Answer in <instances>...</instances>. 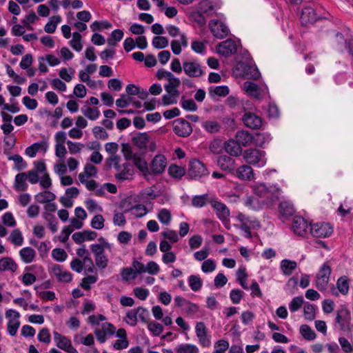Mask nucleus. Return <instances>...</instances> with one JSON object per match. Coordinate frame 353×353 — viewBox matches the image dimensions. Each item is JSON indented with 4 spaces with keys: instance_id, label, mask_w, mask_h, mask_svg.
Returning a JSON list of instances; mask_svg holds the SVG:
<instances>
[{
    "instance_id": "4d7b16f0",
    "label": "nucleus",
    "mask_w": 353,
    "mask_h": 353,
    "mask_svg": "<svg viewBox=\"0 0 353 353\" xmlns=\"http://www.w3.org/2000/svg\"><path fill=\"white\" fill-rule=\"evenodd\" d=\"M152 45L157 49L165 48L168 46V40L164 37H154L152 39Z\"/></svg>"
},
{
    "instance_id": "aec40b11",
    "label": "nucleus",
    "mask_w": 353,
    "mask_h": 353,
    "mask_svg": "<svg viewBox=\"0 0 353 353\" xmlns=\"http://www.w3.org/2000/svg\"><path fill=\"white\" fill-rule=\"evenodd\" d=\"M295 212L294 205L290 201H281L279 205V213L281 219H288L292 216Z\"/></svg>"
},
{
    "instance_id": "58836bf2",
    "label": "nucleus",
    "mask_w": 353,
    "mask_h": 353,
    "mask_svg": "<svg viewBox=\"0 0 353 353\" xmlns=\"http://www.w3.org/2000/svg\"><path fill=\"white\" fill-rule=\"evenodd\" d=\"M148 136L146 133H139L132 138V141L139 148H145L148 143Z\"/></svg>"
},
{
    "instance_id": "5701e85b",
    "label": "nucleus",
    "mask_w": 353,
    "mask_h": 353,
    "mask_svg": "<svg viewBox=\"0 0 353 353\" xmlns=\"http://www.w3.org/2000/svg\"><path fill=\"white\" fill-rule=\"evenodd\" d=\"M310 222H292L290 230L296 235L303 236L310 232Z\"/></svg>"
},
{
    "instance_id": "3c124183",
    "label": "nucleus",
    "mask_w": 353,
    "mask_h": 353,
    "mask_svg": "<svg viewBox=\"0 0 353 353\" xmlns=\"http://www.w3.org/2000/svg\"><path fill=\"white\" fill-rule=\"evenodd\" d=\"M148 329L154 336H159L163 331V326L156 321L150 322L148 324Z\"/></svg>"
},
{
    "instance_id": "7c9ffc66",
    "label": "nucleus",
    "mask_w": 353,
    "mask_h": 353,
    "mask_svg": "<svg viewBox=\"0 0 353 353\" xmlns=\"http://www.w3.org/2000/svg\"><path fill=\"white\" fill-rule=\"evenodd\" d=\"M243 89L245 91L255 98L259 99L262 97L261 95V90L259 88L257 84L251 82V81H245L243 83Z\"/></svg>"
},
{
    "instance_id": "13d9d810",
    "label": "nucleus",
    "mask_w": 353,
    "mask_h": 353,
    "mask_svg": "<svg viewBox=\"0 0 353 353\" xmlns=\"http://www.w3.org/2000/svg\"><path fill=\"white\" fill-rule=\"evenodd\" d=\"M38 340L43 343L48 344L51 341V336L48 328H42L37 335Z\"/></svg>"
},
{
    "instance_id": "ddd939ff",
    "label": "nucleus",
    "mask_w": 353,
    "mask_h": 353,
    "mask_svg": "<svg viewBox=\"0 0 353 353\" xmlns=\"http://www.w3.org/2000/svg\"><path fill=\"white\" fill-rule=\"evenodd\" d=\"M195 332L199 343L203 347H210L211 337L208 334L207 327L203 322H198L195 326Z\"/></svg>"
},
{
    "instance_id": "4c0bfd02",
    "label": "nucleus",
    "mask_w": 353,
    "mask_h": 353,
    "mask_svg": "<svg viewBox=\"0 0 353 353\" xmlns=\"http://www.w3.org/2000/svg\"><path fill=\"white\" fill-rule=\"evenodd\" d=\"M123 169L115 174V177L117 179L120 181H123L129 179V176H132L133 173V170L132 169V165L129 163L123 164Z\"/></svg>"
},
{
    "instance_id": "4be33fe9",
    "label": "nucleus",
    "mask_w": 353,
    "mask_h": 353,
    "mask_svg": "<svg viewBox=\"0 0 353 353\" xmlns=\"http://www.w3.org/2000/svg\"><path fill=\"white\" fill-rule=\"evenodd\" d=\"M225 152L232 157H238L242 154V148L239 142L234 139H229L224 143Z\"/></svg>"
},
{
    "instance_id": "ea45409f",
    "label": "nucleus",
    "mask_w": 353,
    "mask_h": 353,
    "mask_svg": "<svg viewBox=\"0 0 353 353\" xmlns=\"http://www.w3.org/2000/svg\"><path fill=\"white\" fill-rule=\"evenodd\" d=\"M210 199L208 194H204L202 195L194 196L192 200V204L194 207L201 208L205 206L208 203H210Z\"/></svg>"
},
{
    "instance_id": "dca6fc26",
    "label": "nucleus",
    "mask_w": 353,
    "mask_h": 353,
    "mask_svg": "<svg viewBox=\"0 0 353 353\" xmlns=\"http://www.w3.org/2000/svg\"><path fill=\"white\" fill-rule=\"evenodd\" d=\"M210 203L215 210L217 217L221 221H227L230 216V210L225 204L216 199H212Z\"/></svg>"
},
{
    "instance_id": "e433bc0d",
    "label": "nucleus",
    "mask_w": 353,
    "mask_h": 353,
    "mask_svg": "<svg viewBox=\"0 0 353 353\" xmlns=\"http://www.w3.org/2000/svg\"><path fill=\"white\" fill-rule=\"evenodd\" d=\"M61 21V17L59 15L52 17L49 21L46 24L44 30L47 33H54L56 30L57 24Z\"/></svg>"
},
{
    "instance_id": "1a4fd4ad",
    "label": "nucleus",
    "mask_w": 353,
    "mask_h": 353,
    "mask_svg": "<svg viewBox=\"0 0 353 353\" xmlns=\"http://www.w3.org/2000/svg\"><path fill=\"white\" fill-rule=\"evenodd\" d=\"M20 314L13 310H8L6 312V317L9 319L8 323V332L10 336H15L20 325L19 318Z\"/></svg>"
},
{
    "instance_id": "2eb2a0df",
    "label": "nucleus",
    "mask_w": 353,
    "mask_h": 353,
    "mask_svg": "<svg viewBox=\"0 0 353 353\" xmlns=\"http://www.w3.org/2000/svg\"><path fill=\"white\" fill-rule=\"evenodd\" d=\"M216 163L220 169L228 173L235 170V161L228 155H220L216 159Z\"/></svg>"
},
{
    "instance_id": "7ed1b4c3",
    "label": "nucleus",
    "mask_w": 353,
    "mask_h": 353,
    "mask_svg": "<svg viewBox=\"0 0 353 353\" xmlns=\"http://www.w3.org/2000/svg\"><path fill=\"white\" fill-rule=\"evenodd\" d=\"M254 191L255 194L260 197L270 198L272 203L279 199L281 192V190L279 188L275 185L268 187L264 183L256 185Z\"/></svg>"
},
{
    "instance_id": "680f3d73",
    "label": "nucleus",
    "mask_w": 353,
    "mask_h": 353,
    "mask_svg": "<svg viewBox=\"0 0 353 353\" xmlns=\"http://www.w3.org/2000/svg\"><path fill=\"white\" fill-rule=\"evenodd\" d=\"M143 199H155L159 196V193L155 192L154 187L145 188L141 192Z\"/></svg>"
},
{
    "instance_id": "bb28decb",
    "label": "nucleus",
    "mask_w": 353,
    "mask_h": 353,
    "mask_svg": "<svg viewBox=\"0 0 353 353\" xmlns=\"http://www.w3.org/2000/svg\"><path fill=\"white\" fill-rule=\"evenodd\" d=\"M18 268L16 262L10 257H3L0 259V271L15 272Z\"/></svg>"
},
{
    "instance_id": "774afa93",
    "label": "nucleus",
    "mask_w": 353,
    "mask_h": 353,
    "mask_svg": "<svg viewBox=\"0 0 353 353\" xmlns=\"http://www.w3.org/2000/svg\"><path fill=\"white\" fill-rule=\"evenodd\" d=\"M215 269L216 263L212 259H207L202 263L201 270L205 273L213 272Z\"/></svg>"
},
{
    "instance_id": "6ab92c4d",
    "label": "nucleus",
    "mask_w": 353,
    "mask_h": 353,
    "mask_svg": "<svg viewBox=\"0 0 353 353\" xmlns=\"http://www.w3.org/2000/svg\"><path fill=\"white\" fill-rule=\"evenodd\" d=\"M130 203H127V207ZM148 212V210L143 205L137 204L130 208H127V215H128V219H134L141 218Z\"/></svg>"
},
{
    "instance_id": "052dcab7",
    "label": "nucleus",
    "mask_w": 353,
    "mask_h": 353,
    "mask_svg": "<svg viewBox=\"0 0 353 353\" xmlns=\"http://www.w3.org/2000/svg\"><path fill=\"white\" fill-rule=\"evenodd\" d=\"M119 161L120 158L119 156L113 155L106 159L105 166L108 168H110L112 166H114L117 171H119L121 168V165H119Z\"/></svg>"
},
{
    "instance_id": "b1692460",
    "label": "nucleus",
    "mask_w": 353,
    "mask_h": 353,
    "mask_svg": "<svg viewBox=\"0 0 353 353\" xmlns=\"http://www.w3.org/2000/svg\"><path fill=\"white\" fill-rule=\"evenodd\" d=\"M236 171V176L241 180L251 181L254 179L252 168L248 165H243L239 167Z\"/></svg>"
},
{
    "instance_id": "0e129e2a",
    "label": "nucleus",
    "mask_w": 353,
    "mask_h": 353,
    "mask_svg": "<svg viewBox=\"0 0 353 353\" xmlns=\"http://www.w3.org/2000/svg\"><path fill=\"white\" fill-rule=\"evenodd\" d=\"M183 97H182L181 105V107L188 111H196L197 110V105L194 102L193 99H183Z\"/></svg>"
},
{
    "instance_id": "603ef678",
    "label": "nucleus",
    "mask_w": 353,
    "mask_h": 353,
    "mask_svg": "<svg viewBox=\"0 0 353 353\" xmlns=\"http://www.w3.org/2000/svg\"><path fill=\"white\" fill-rule=\"evenodd\" d=\"M303 303V298L301 296H296L292 299L289 304V309L291 312H295L299 310Z\"/></svg>"
},
{
    "instance_id": "a18cd8bd",
    "label": "nucleus",
    "mask_w": 353,
    "mask_h": 353,
    "mask_svg": "<svg viewBox=\"0 0 353 353\" xmlns=\"http://www.w3.org/2000/svg\"><path fill=\"white\" fill-rule=\"evenodd\" d=\"M169 174L176 179H181L185 173V169L176 165H171L168 168Z\"/></svg>"
},
{
    "instance_id": "c756f323",
    "label": "nucleus",
    "mask_w": 353,
    "mask_h": 353,
    "mask_svg": "<svg viewBox=\"0 0 353 353\" xmlns=\"http://www.w3.org/2000/svg\"><path fill=\"white\" fill-rule=\"evenodd\" d=\"M169 83L164 85L165 91L168 94H172L175 97L179 96V92L177 88L181 85V81L179 78L175 77L174 76L168 80Z\"/></svg>"
},
{
    "instance_id": "5fc2aeb1",
    "label": "nucleus",
    "mask_w": 353,
    "mask_h": 353,
    "mask_svg": "<svg viewBox=\"0 0 353 353\" xmlns=\"http://www.w3.org/2000/svg\"><path fill=\"white\" fill-rule=\"evenodd\" d=\"M121 276L122 277V280L124 281H128L130 279H134L137 276L136 273L134 272V270H133V268L132 267H130V268H123L121 270Z\"/></svg>"
},
{
    "instance_id": "9b49d317",
    "label": "nucleus",
    "mask_w": 353,
    "mask_h": 353,
    "mask_svg": "<svg viewBox=\"0 0 353 353\" xmlns=\"http://www.w3.org/2000/svg\"><path fill=\"white\" fill-rule=\"evenodd\" d=\"M216 51L219 54L228 57L236 52V44L234 40L231 39H227L217 45Z\"/></svg>"
},
{
    "instance_id": "37998d69",
    "label": "nucleus",
    "mask_w": 353,
    "mask_h": 353,
    "mask_svg": "<svg viewBox=\"0 0 353 353\" xmlns=\"http://www.w3.org/2000/svg\"><path fill=\"white\" fill-rule=\"evenodd\" d=\"M300 333L307 341H312L316 337V333L307 325H302L300 327Z\"/></svg>"
},
{
    "instance_id": "20e7f679",
    "label": "nucleus",
    "mask_w": 353,
    "mask_h": 353,
    "mask_svg": "<svg viewBox=\"0 0 353 353\" xmlns=\"http://www.w3.org/2000/svg\"><path fill=\"white\" fill-rule=\"evenodd\" d=\"M333 232V227L329 222H310V233L317 238H325Z\"/></svg>"
},
{
    "instance_id": "f3484780",
    "label": "nucleus",
    "mask_w": 353,
    "mask_h": 353,
    "mask_svg": "<svg viewBox=\"0 0 353 353\" xmlns=\"http://www.w3.org/2000/svg\"><path fill=\"white\" fill-rule=\"evenodd\" d=\"M244 124L249 128L257 130L262 125V119L252 112H246L243 117Z\"/></svg>"
},
{
    "instance_id": "f8f14e48",
    "label": "nucleus",
    "mask_w": 353,
    "mask_h": 353,
    "mask_svg": "<svg viewBox=\"0 0 353 353\" xmlns=\"http://www.w3.org/2000/svg\"><path fill=\"white\" fill-rule=\"evenodd\" d=\"M183 69L185 74L190 77H200L204 74V71L197 61H184Z\"/></svg>"
},
{
    "instance_id": "e2e57ef3",
    "label": "nucleus",
    "mask_w": 353,
    "mask_h": 353,
    "mask_svg": "<svg viewBox=\"0 0 353 353\" xmlns=\"http://www.w3.org/2000/svg\"><path fill=\"white\" fill-rule=\"evenodd\" d=\"M97 279L98 277L97 275L87 276L82 279L81 286L85 290H90V284L96 283Z\"/></svg>"
},
{
    "instance_id": "79ce46f5",
    "label": "nucleus",
    "mask_w": 353,
    "mask_h": 353,
    "mask_svg": "<svg viewBox=\"0 0 353 353\" xmlns=\"http://www.w3.org/2000/svg\"><path fill=\"white\" fill-rule=\"evenodd\" d=\"M176 353H199V348L192 344L185 343L179 345L175 349Z\"/></svg>"
},
{
    "instance_id": "de8ad7c7",
    "label": "nucleus",
    "mask_w": 353,
    "mask_h": 353,
    "mask_svg": "<svg viewBox=\"0 0 353 353\" xmlns=\"http://www.w3.org/2000/svg\"><path fill=\"white\" fill-rule=\"evenodd\" d=\"M188 283L191 290L194 292L199 290L202 287V281L199 276L191 275L188 278Z\"/></svg>"
},
{
    "instance_id": "49530a36",
    "label": "nucleus",
    "mask_w": 353,
    "mask_h": 353,
    "mask_svg": "<svg viewBox=\"0 0 353 353\" xmlns=\"http://www.w3.org/2000/svg\"><path fill=\"white\" fill-rule=\"evenodd\" d=\"M105 249L110 250L111 245L108 242L104 241L103 239V243L94 244L91 246V250L95 254V256L103 254Z\"/></svg>"
},
{
    "instance_id": "338daca9",
    "label": "nucleus",
    "mask_w": 353,
    "mask_h": 353,
    "mask_svg": "<svg viewBox=\"0 0 353 353\" xmlns=\"http://www.w3.org/2000/svg\"><path fill=\"white\" fill-rule=\"evenodd\" d=\"M243 292L239 289H234L231 290L230 293V298L231 301L234 304H238L240 303L243 297Z\"/></svg>"
},
{
    "instance_id": "473e14b6",
    "label": "nucleus",
    "mask_w": 353,
    "mask_h": 353,
    "mask_svg": "<svg viewBox=\"0 0 353 353\" xmlns=\"http://www.w3.org/2000/svg\"><path fill=\"white\" fill-rule=\"evenodd\" d=\"M27 174L26 172H21L16 175L14 180V187L17 191H26L28 188L26 183Z\"/></svg>"
},
{
    "instance_id": "f03ea898",
    "label": "nucleus",
    "mask_w": 353,
    "mask_h": 353,
    "mask_svg": "<svg viewBox=\"0 0 353 353\" xmlns=\"http://www.w3.org/2000/svg\"><path fill=\"white\" fill-rule=\"evenodd\" d=\"M235 71L236 75L248 79L256 80L261 76L258 68L255 65L243 61L237 63L235 66Z\"/></svg>"
},
{
    "instance_id": "72a5a7b5",
    "label": "nucleus",
    "mask_w": 353,
    "mask_h": 353,
    "mask_svg": "<svg viewBox=\"0 0 353 353\" xmlns=\"http://www.w3.org/2000/svg\"><path fill=\"white\" fill-rule=\"evenodd\" d=\"M297 263L294 261L283 259L281 262V269L285 275L290 276L296 268Z\"/></svg>"
},
{
    "instance_id": "c03bdc74",
    "label": "nucleus",
    "mask_w": 353,
    "mask_h": 353,
    "mask_svg": "<svg viewBox=\"0 0 353 353\" xmlns=\"http://www.w3.org/2000/svg\"><path fill=\"white\" fill-rule=\"evenodd\" d=\"M336 287L342 294L346 295L349 291V281L347 276H341L336 281Z\"/></svg>"
},
{
    "instance_id": "69168bd1",
    "label": "nucleus",
    "mask_w": 353,
    "mask_h": 353,
    "mask_svg": "<svg viewBox=\"0 0 353 353\" xmlns=\"http://www.w3.org/2000/svg\"><path fill=\"white\" fill-rule=\"evenodd\" d=\"M11 242L15 245H21L23 242V238L21 232L19 230H14L11 235Z\"/></svg>"
},
{
    "instance_id": "bf43d9fd",
    "label": "nucleus",
    "mask_w": 353,
    "mask_h": 353,
    "mask_svg": "<svg viewBox=\"0 0 353 353\" xmlns=\"http://www.w3.org/2000/svg\"><path fill=\"white\" fill-rule=\"evenodd\" d=\"M125 321L131 326L137 323V312L136 309L130 310L126 313Z\"/></svg>"
},
{
    "instance_id": "2f4dec72",
    "label": "nucleus",
    "mask_w": 353,
    "mask_h": 353,
    "mask_svg": "<svg viewBox=\"0 0 353 353\" xmlns=\"http://www.w3.org/2000/svg\"><path fill=\"white\" fill-rule=\"evenodd\" d=\"M236 139L241 145V146H247L250 145L253 141V136L248 131H238L236 134Z\"/></svg>"
},
{
    "instance_id": "09e8293b",
    "label": "nucleus",
    "mask_w": 353,
    "mask_h": 353,
    "mask_svg": "<svg viewBox=\"0 0 353 353\" xmlns=\"http://www.w3.org/2000/svg\"><path fill=\"white\" fill-rule=\"evenodd\" d=\"M202 127L208 132L214 133L219 131L221 125L215 121H205L202 123Z\"/></svg>"
},
{
    "instance_id": "412c9836",
    "label": "nucleus",
    "mask_w": 353,
    "mask_h": 353,
    "mask_svg": "<svg viewBox=\"0 0 353 353\" xmlns=\"http://www.w3.org/2000/svg\"><path fill=\"white\" fill-rule=\"evenodd\" d=\"M300 20L303 26L314 23L316 20V14L314 9L311 7H305L302 10Z\"/></svg>"
},
{
    "instance_id": "cd10ccee",
    "label": "nucleus",
    "mask_w": 353,
    "mask_h": 353,
    "mask_svg": "<svg viewBox=\"0 0 353 353\" xmlns=\"http://www.w3.org/2000/svg\"><path fill=\"white\" fill-rule=\"evenodd\" d=\"M19 256L23 263H30L35 259L36 251L30 247H25L19 251Z\"/></svg>"
},
{
    "instance_id": "0eeeda50",
    "label": "nucleus",
    "mask_w": 353,
    "mask_h": 353,
    "mask_svg": "<svg viewBox=\"0 0 353 353\" xmlns=\"http://www.w3.org/2000/svg\"><path fill=\"white\" fill-rule=\"evenodd\" d=\"M208 26L213 36L219 39L226 37L230 32L228 27L217 19L210 21Z\"/></svg>"
},
{
    "instance_id": "f257e3e1",
    "label": "nucleus",
    "mask_w": 353,
    "mask_h": 353,
    "mask_svg": "<svg viewBox=\"0 0 353 353\" xmlns=\"http://www.w3.org/2000/svg\"><path fill=\"white\" fill-rule=\"evenodd\" d=\"M243 157L247 163L263 167L266 163L265 152L256 148H250L243 152Z\"/></svg>"
},
{
    "instance_id": "39448f33",
    "label": "nucleus",
    "mask_w": 353,
    "mask_h": 353,
    "mask_svg": "<svg viewBox=\"0 0 353 353\" xmlns=\"http://www.w3.org/2000/svg\"><path fill=\"white\" fill-rule=\"evenodd\" d=\"M331 272V268L327 263H325L321 267L318 274L316 276L315 285L319 290L323 291L326 289L329 283Z\"/></svg>"
},
{
    "instance_id": "864d4df0",
    "label": "nucleus",
    "mask_w": 353,
    "mask_h": 353,
    "mask_svg": "<svg viewBox=\"0 0 353 353\" xmlns=\"http://www.w3.org/2000/svg\"><path fill=\"white\" fill-rule=\"evenodd\" d=\"M134 165L141 172H148V167L147 162L141 158L140 157H138L137 154L134 155V159H132Z\"/></svg>"
},
{
    "instance_id": "6e6552de",
    "label": "nucleus",
    "mask_w": 353,
    "mask_h": 353,
    "mask_svg": "<svg viewBox=\"0 0 353 353\" xmlns=\"http://www.w3.org/2000/svg\"><path fill=\"white\" fill-rule=\"evenodd\" d=\"M173 131L179 137H188L192 134V128L190 122L180 118L174 121Z\"/></svg>"
},
{
    "instance_id": "6e6d98bb",
    "label": "nucleus",
    "mask_w": 353,
    "mask_h": 353,
    "mask_svg": "<svg viewBox=\"0 0 353 353\" xmlns=\"http://www.w3.org/2000/svg\"><path fill=\"white\" fill-rule=\"evenodd\" d=\"M52 256L57 261L63 262L67 259L66 252L61 248H54L52 251Z\"/></svg>"
},
{
    "instance_id": "a19ab883",
    "label": "nucleus",
    "mask_w": 353,
    "mask_h": 353,
    "mask_svg": "<svg viewBox=\"0 0 353 353\" xmlns=\"http://www.w3.org/2000/svg\"><path fill=\"white\" fill-rule=\"evenodd\" d=\"M81 111L86 117L92 121L97 119L100 115V112L97 108L84 105Z\"/></svg>"
},
{
    "instance_id": "c9c22d12",
    "label": "nucleus",
    "mask_w": 353,
    "mask_h": 353,
    "mask_svg": "<svg viewBox=\"0 0 353 353\" xmlns=\"http://www.w3.org/2000/svg\"><path fill=\"white\" fill-rule=\"evenodd\" d=\"M55 198V194L48 190L41 192L35 196L36 201L40 203L52 201Z\"/></svg>"
},
{
    "instance_id": "c85d7f7f",
    "label": "nucleus",
    "mask_w": 353,
    "mask_h": 353,
    "mask_svg": "<svg viewBox=\"0 0 353 353\" xmlns=\"http://www.w3.org/2000/svg\"><path fill=\"white\" fill-rule=\"evenodd\" d=\"M83 227V222H71V225L67 227H65L59 236V240L61 242H65L68 238L70 234L74 231V229H80Z\"/></svg>"
},
{
    "instance_id": "f704fd0d",
    "label": "nucleus",
    "mask_w": 353,
    "mask_h": 353,
    "mask_svg": "<svg viewBox=\"0 0 353 353\" xmlns=\"http://www.w3.org/2000/svg\"><path fill=\"white\" fill-rule=\"evenodd\" d=\"M230 92V89L227 85H219L216 87H210L209 88V93L212 97L214 95L218 97H224Z\"/></svg>"
},
{
    "instance_id": "423d86ee",
    "label": "nucleus",
    "mask_w": 353,
    "mask_h": 353,
    "mask_svg": "<svg viewBox=\"0 0 353 353\" xmlns=\"http://www.w3.org/2000/svg\"><path fill=\"white\" fill-rule=\"evenodd\" d=\"M187 174L190 179H196L208 175L209 172L203 163L198 159H193L190 163Z\"/></svg>"
},
{
    "instance_id": "a211bd4d",
    "label": "nucleus",
    "mask_w": 353,
    "mask_h": 353,
    "mask_svg": "<svg viewBox=\"0 0 353 353\" xmlns=\"http://www.w3.org/2000/svg\"><path fill=\"white\" fill-rule=\"evenodd\" d=\"M167 165V159L163 154L156 155L152 159L150 165V169L152 174L162 173Z\"/></svg>"
},
{
    "instance_id": "393cba45",
    "label": "nucleus",
    "mask_w": 353,
    "mask_h": 353,
    "mask_svg": "<svg viewBox=\"0 0 353 353\" xmlns=\"http://www.w3.org/2000/svg\"><path fill=\"white\" fill-rule=\"evenodd\" d=\"M52 272L60 282L68 283L70 282L72 279V274L68 271L63 270L59 265H54L52 268Z\"/></svg>"
},
{
    "instance_id": "4468645a",
    "label": "nucleus",
    "mask_w": 353,
    "mask_h": 353,
    "mask_svg": "<svg viewBox=\"0 0 353 353\" xmlns=\"http://www.w3.org/2000/svg\"><path fill=\"white\" fill-rule=\"evenodd\" d=\"M350 319V312L347 309L342 307L337 310L335 322L341 330L346 331L349 329Z\"/></svg>"
},
{
    "instance_id": "9d476101",
    "label": "nucleus",
    "mask_w": 353,
    "mask_h": 353,
    "mask_svg": "<svg viewBox=\"0 0 353 353\" xmlns=\"http://www.w3.org/2000/svg\"><path fill=\"white\" fill-rule=\"evenodd\" d=\"M54 341L56 345L67 352L68 353H79L78 351L72 346L71 341L66 336L61 335L57 332H53Z\"/></svg>"
},
{
    "instance_id": "8fccbe9b",
    "label": "nucleus",
    "mask_w": 353,
    "mask_h": 353,
    "mask_svg": "<svg viewBox=\"0 0 353 353\" xmlns=\"http://www.w3.org/2000/svg\"><path fill=\"white\" fill-rule=\"evenodd\" d=\"M304 316L309 321H312L315 318V305L309 303H307L304 305L303 308Z\"/></svg>"
},
{
    "instance_id": "a878e982",
    "label": "nucleus",
    "mask_w": 353,
    "mask_h": 353,
    "mask_svg": "<svg viewBox=\"0 0 353 353\" xmlns=\"http://www.w3.org/2000/svg\"><path fill=\"white\" fill-rule=\"evenodd\" d=\"M85 207L90 213L95 214L91 221H104L103 216L98 214L101 211V208L94 200H87Z\"/></svg>"
}]
</instances>
